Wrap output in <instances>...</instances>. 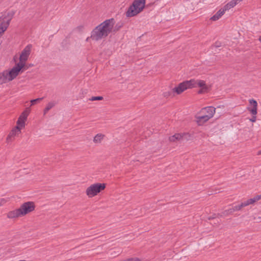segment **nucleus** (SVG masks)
<instances>
[{
  "label": "nucleus",
  "mask_w": 261,
  "mask_h": 261,
  "mask_svg": "<svg viewBox=\"0 0 261 261\" xmlns=\"http://www.w3.org/2000/svg\"><path fill=\"white\" fill-rule=\"evenodd\" d=\"M54 106L55 103L53 102L48 103L44 110V114L45 115L50 109L54 107Z\"/></svg>",
  "instance_id": "nucleus-18"
},
{
  "label": "nucleus",
  "mask_w": 261,
  "mask_h": 261,
  "mask_svg": "<svg viewBox=\"0 0 261 261\" xmlns=\"http://www.w3.org/2000/svg\"><path fill=\"white\" fill-rule=\"evenodd\" d=\"M11 19L12 16L8 13L4 14L0 17V37L3 36L8 29Z\"/></svg>",
  "instance_id": "nucleus-9"
},
{
  "label": "nucleus",
  "mask_w": 261,
  "mask_h": 261,
  "mask_svg": "<svg viewBox=\"0 0 261 261\" xmlns=\"http://www.w3.org/2000/svg\"><path fill=\"white\" fill-rule=\"evenodd\" d=\"M193 83V82L190 81V80L185 81L175 87L173 89V92L176 93L177 94H180L186 90L192 89Z\"/></svg>",
  "instance_id": "nucleus-10"
},
{
  "label": "nucleus",
  "mask_w": 261,
  "mask_h": 261,
  "mask_svg": "<svg viewBox=\"0 0 261 261\" xmlns=\"http://www.w3.org/2000/svg\"><path fill=\"white\" fill-rule=\"evenodd\" d=\"M115 23L114 18L106 19L92 31L90 37H87L86 41L88 42L91 39L98 41L106 38L110 34L116 32L118 29L115 27Z\"/></svg>",
  "instance_id": "nucleus-1"
},
{
  "label": "nucleus",
  "mask_w": 261,
  "mask_h": 261,
  "mask_svg": "<svg viewBox=\"0 0 261 261\" xmlns=\"http://www.w3.org/2000/svg\"><path fill=\"white\" fill-rule=\"evenodd\" d=\"M251 122H255L256 121V115H253L252 117L250 119Z\"/></svg>",
  "instance_id": "nucleus-24"
},
{
  "label": "nucleus",
  "mask_w": 261,
  "mask_h": 261,
  "mask_svg": "<svg viewBox=\"0 0 261 261\" xmlns=\"http://www.w3.org/2000/svg\"><path fill=\"white\" fill-rule=\"evenodd\" d=\"M226 10L224 8L220 9L214 16H213L211 19L213 21L218 20L225 12Z\"/></svg>",
  "instance_id": "nucleus-14"
},
{
  "label": "nucleus",
  "mask_w": 261,
  "mask_h": 261,
  "mask_svg": "<svg viewBox=\"0 0 261 261\" xmlns=\"http://www.w3.org/2000/svg\"><path fill=\"white\" fill-rule=\"evenodd\" d=\"M31 50V46L28 45L21 51L19 57V61L16 60V57L14 58L15 65L13 67L16 70L19 74L22 72V69L25 65L26 61L30 55Z\"/></svg>",
  "instance_id": "nucleus-4"
},
{
  "label": "nucleus",
  "mask_w": 261,
  "mask_h": 261,
  "mask_svg": "<svg viewBox=\"0 0 261 261\" xmlns=\"http://www.w3.org/2000/svg\"><path fill=\"white\" fill-rule=\"evenodd\" d=\"M257 155H261V150H259V151L257 152Z\"/></svg>",
  "instance_id": "nucleus-25"
},
{
  "label": "nucleus",
  "mask_w": 261,
  "mask_h": 261,
  "mask_svg": "<svg viewBox=\"0 0 261 261\" xmlns=\"http://www.w3.org/2000/svg\"><path fill=\"white\" fill-rule=\"evenodd\" d=\"M249 106L248 110L252 115H256L257 113V102L254 99L249 100Z\"/></svg>",
  "instance_id": "nucleus-13"
},
{
  "label": "nucleus",
  "mask_w": 261,
  "mask_h": 261,
  "mask_svg": "<svg viewBox=\"0 0 261 261\" xmlns=\"http://www.w3.org/2000/svg\"><path fill=\"white\" fill-rule=\"evenodd\" d=\"M103 99V97H101V96H94V97H92L90 100H92V101H94V100H101Z\"/></svg>",
  "instance_id": "nucleus-21"
},
{
  "label": "nucleus",
  "mask_w": 261,
  "mask_h": 261,
  "mask_svg": "<svg viewBox=\"0 0 261 261\" xmlns=\"http://www.w3.org/2000/svg\"><path fill=\"white\" fill-rule=\"evenodd\" d=\"M190 81L193 82V86H192V88L198 87L200 88V90L199 91V93H204L208 92L210 89V87L206 84L205 82L203 80H195L191 79Z\"/></svg>",
  "instance_id": "nucleus-11"
},
{
  "label": "nucleus",
  "mask_w": 261,
  "mask_h": 261,
  "mask_svg": "<svg viewBox=\"0 0 261 261\" xmlns=\"http://www.w3.org/2000/svg\"><path fill=\"white\" fill-rule=\"evenodd\" d=\"M23 217L35 211L36 204L34 201H29L22 203L19 207Z\"/></svg>",
  "instance_id": "nucleus-8"
},
{
  "label": "nucleus",
  "mask_w": 261,
  "mask_h": 261,
  "mask_svg": "<svg viewBox=\"0 0 261 261\" xmlns=\"http://www.w3.org/2000/svg\"><path fill=\"white\" fill-rule=\"evenodd\" d=\"M146 0H134L127 8L125 15L127 17H133L141 13L144 9Z\"/></svg>",
  "instance_id": "nucleus-3"
},
{
  "label": "nucleus",
  "mask_w": 261,
  "mask_h": 261,
  "mask_svg": "<svg viewBox=\"0 0 261 261\" xmlns=\"http://www.w3.org/2000/svg\"><path fill=\"white\" fill-rule=\"evenodd\" d=\"M215 113V108L213 107H207L201 109L196 116V121L199 125H202L212 118Z\"/></svg>",
  "instance_id": "nucleus-5"
},
{
  "label": "nucleus",
  "mask_w": 261,
  "mask_h": 261,
  "mask_svg": "<svg viewBox=\"0 0 261 261\" xmlns=\"http://www.w3.org/2000/svg\"><path fill=\"white\" fill-rule=\"evenodd\" d=\"M242 203L244 207H245V206L250 205L249 199H247L246 201L242 202Z\"/></svg>",
  "instance_id": "nucleus-22"
},
{
  "label": "nucleus",
  "mask_w": 261,
  "mask_h": 261,
  "mask_svg": "<svg viewBox=\"0 0 261 261\" xmlns=\"http://www.w3.org/2000/svg\"><path fill=\"white\" fill-rule=\"evenodd\" d=\"M9 201L8 198H0V206H3Z\"/></svg>",
  "instance_id": "nucleus-19"
},
{
  "label": "nucleus",
  "mask_w": 261,
  "mask_h": 261,
  "mask_svg": "<svg viewBox=\"0 0 261 261\" xmlns=\"http://www.w3.org/2000/svg\"><path fill=\"white\" fill-rule=\"evenodd\" d=\"M19 73L13 67L0 72V87L15 79Z\"/></svg>",
  "instance_id": "nucleus-6"
},
{
  "label": "nucleus",
  "mask_w": 261,
  "mask_h": 261,
  "mask_svg": "<svg viewBox=\"0 0 261 261\" xmlns=\"http://www.w3.org/2000/svg\"><path fill=\"white\" fill-rule=\"evenodd\" d=\"M30 112V109L27 108L20 114L17 121L16 126L12 129L7 137V141L8 142L12 141L15 137L18 136L20 134L21 130L25 127V121Z\"/></svg>",
  "instance_id": "nucleus-2"
},
{
  "label": "nucleus",
  "mask_w": 261,
  "mask_h": 261,
  "mask_svg": "<svg viewBox=\"0 0 261 261\" xmlns=\"http://www.w3.org/2000/svg\"><path fill=\"white\" fill-rule=\"evenodd\" d=\"M259 41L261 42V36L259 38Z\"/></svg>",
  "instance_id": "nucleus-26"
},
{
  "label": "nucleus",
  "mask_w": 261,
  "mask_h": 261,
  "mask_svg": "<svg viewBox=\"0 0 261 261\" xmlns=\"http://www.w3.org/2000/svg\"><path fill=\"white\" fill-rule=\"evenodd\" d=\"M106 184L95 182L89 186L85 190V194L89 198H92L98 195L105 190Z\"/></svg>",
  "instance_id": "nucleus-7"
},
{
  "label": "nucleus",
  "mask_w": 261,
  "mask_h": 261,
  "mask_svg": "<svg viewBox=\"0 0 261 261\" xmlns=\"http://www.w3.org/2000/svg\"><path fill=\"white\" fill-rule=\"evenodd\" d=\"M183 137V136L180 134H176L169 137V140L170 141H175L176 140H180Z\"/></svg>",
  "instance_id": "nucleus-17"
},
{
  "label": "nucleus",
  "mask_w": 261,
  "mask_h": 261,
  "mask_svg": "<svg viewBox=\"0 0 261 261\" xmlns=\"http://www.w3.org/2000/svg\"><path fill=\"white\" fill-rule=\"evenodd\" d=\"M22 217L19 207L11 211L7 214V217L10 219H17Z\"/></svg>",
  "instance_id": "nucleus-12"
},
{
  "label": "nucleus",
  "mask_w": 261,
  "mask_h": 261,
  "mask_svg": "<svg viewBox=\"0 0 261 261\" xmlns=\"http://www.w3.org/2000/svg\"><path fill=\"white\" fill-rule=\"evenodd\" d=\"M250 205L254 204L255 203L261 199V195H257L251 198L248 199Z\"/></svg>",
  "instance_id": "nucleus-16"
},
{
  "label": "nucleus",
  "mask_w": 261,
  "mask_h": 261,
  "mask_svg": "<svg viewBox=\"0 0 261 261\" xmlns=\"http://www.w3.org/2000/svg\"><path fill=\"white\" fill-rule=\"evenodd\" d=\"M104 137V135L102 134H98L94 137L93 142L97 144L100 143L103 139Z\"/></svg>",
  "instance_id": "nucleus-15"
},
{
  "label": "nucleus",
  "mask_w": 261,
  "mask_h": 261,
  "mask_svg": "<svg viewBox=\"0 0 261 261\" xmlns=\"http://www.w3.org/2000/svg\"><path fill=\"white\" fill-rule=\"evenodd\" d=\"M43 98H38L35 99H33L31 100V106L35 105L36 102H39L41 101Z\"/></svg>",
  "instance_id": "nucleus-20"
},
{
  "label": "nucleus",
  "mask_w": 261,
  "mask_h": 261,
  "mask_svg": "<svg viewBox=\"0 0 261 261\" xmlns=\"http://www.w3.org/2000/svg\"><path fill=\"white\" fill-rule=\"evenodd\" d=\"M243 207H244V206H243V204L241 203L240 204L236 205L234 207V208L236 210L239 211V210H241Z\"/></svg>",
  "instance_id": "nucleus-23"
}]
</instances>
